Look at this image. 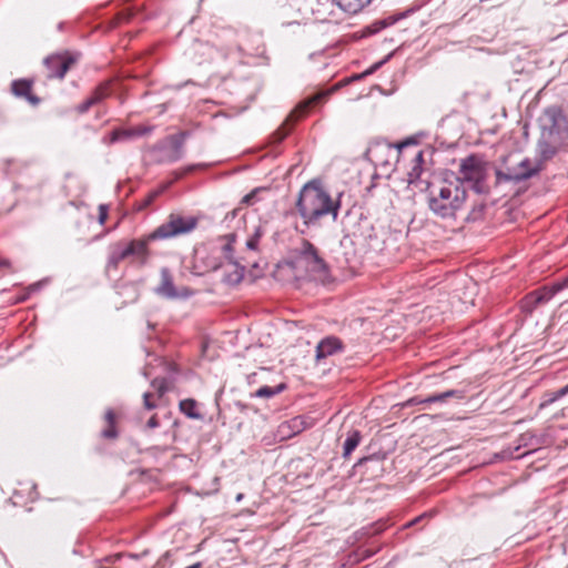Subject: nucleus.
<instances>
[{
	"instance_id": "nucleus-9",
	"label": "nucleus",
	"mask_w": 568,
	"mask_h": 568,
	"mask_svg": "<svg viewBox=\"0 0 568 568\" xmlns=\"http://www.w3.org/2000/svg\"><path fill=\"white\" fill-rule=\"evenodd\" d=\"M154 293L166 300H186L193 295L189 287H175L173 276L168 267L160 271V283L154 288Z\"/></svg>"
},
{
	"instance_id": "nucleus-43",
	"label": "nucleus",
	"mask_w": 568,
	"mask_h": 568,
	"mask_svg": "<svg viewBox=\"0 0 568 568\" xmlns=\"http://www.w3.org/2000/svg\"><path fill=\"white\" fill-rule=\"evenodd\" d=\"M292 424H293V427H294V429H295V433L301 432V429H302V428H301L302 422H301L298 418H294V419L292 420Z\"/></svg>"
},
{
	"instance_id": "nucleus-16",
	"label": "nucleus",
	"mask_w": 568,
	"mask_h": 568,
	"mask_svg": "<svg viewBox=\"0 0 568 568\" xmlns=\"http://www.w3.org/2000/svg\"><path fill=\"white\" fill-rule=\"evenodd\" d=\"M32 83L28 80H14L11 84L12 93L16 97L24 98L32 105H38L40 103V99L31 93Z\"/></svg>"
},
{
	"instance_id": "nucleus-41",
	"label": "nucleus",
	"mask_w": 568,
	"mask_h": 568,
	"mask_svg": "<svg viewBox=\"0 0 568 568\" xmlns=\"http://www.w3.org/2000/svg\"><path fill=\"white\" fill-rule=\"evenodd\" d=\"M554 286H555V291H557V292L568 287V276L566 278H564L562 281L555 283Z\"/></svg>"
},
{
	"instance_id": "nucleus-44",
	"label": "nucleus",
	"mask_w": 568,
	"mask_h": 568,
	"mask_svg": "<svg viewBox=\"0 0 568 568\" xmlns=\"http://www.w3.org/2000/svg\"><path fill=\"white\" fill-rule=\"evenodd\" d=\"M378 23H379V29L385 28V27L390 24V23H388L386 21H379Z\"/></svg>"
},
{
	"instance_id": "nucleus-15",
	"label": "nucleus",
	"mask_w": 568,
	"mask_h": 568,
	"mask_svg": "<svg viewBox=\"0 0 568 568\" xmlns=\"http://www.w3.org/2000/svg\"><path fill=\"white\" fill-rule=\"evenodd\" d=\"M153 240L154 239H149L148 235L144 239L132 240L128 243V248L130 250L131 257H134L140 265L146 264L150 256L148 245L149 242Z\"/></svg>"
},
{
	"instance_id": "nucleus-32",
	"label": "nucleus",
	"mask_w": 568,
	"mask_h": 568,
	"mask_svg": "<svg viewBox=\"0 0 568 568\" xmlns=\"http://www.w3.org/2000/svg\"><path fill=\"white\" fill-rule=\"evenodd\" d=\"M469 182L473 183V189L476 193H488L489 187L486 183V175L478 180H470Z\"/></svg>"
},
{
	"instance_id": "nucleus-45",
	"label": "nucleus",
	"mask_w": 568,
	"mask_h": 568,
	"mask_svg": "<svg viewBox=\"0 0 568 568\" xmlns=\"http://www.w3.org/2000/svg\"><path fill=\"white\" fill-rule=\"evenodd\" d=\"M244 495L243 494H237L236 497H235V500L239 503L243 499Z\"/></svg>"
},
{
	"instance_id": "nucleus-28",
	"label": "nucleus",
	"mask_w": 568,
	"mask_h": 568,
	"mask_svg": "<svg viewBox=\"0 0 568 568\" xmlns=\"http://www.w3.org/2000/svg\"><path fill=\"white\" fill-rule=\"evenodd\" d=\"M108 94H109L108 85L106 84H101V85H99L95 89L93 94L90 98H88V99L90 101H93V105H95L97 103L102 101L105 97H108Z\"/></svg>"
},
{
	"instance_id": "nucleus-3",
	"label": "nucleus",
	"mask_w": 568,
	"mask_h": 568,
	"mask_svg": "<svg viewBox=\"0 0 568 568\" xmlns=\"http://www.w3.org/2000/svg\"><path fill=\"white\" fill-rule=\"evenodd\" d=\"M467 197L464 181L459 178L445 180L438 189H433L428 197V207L442 219L455 217L463 209Z\"/></svg>"
},
{
	"instance_id": "nucleus-17",
	"label": "nucleus",
	"mask_w": 568,
	"mask_h": 568,
	"mask_svg": "<svg viewBox=\"0 0 568 568\" xmlns=\"http://www.w3.org/2000/svg\"><path fill=\"white\" fill-rule=\"evenodd\" d=\"M413 166L409 170L407 176H408V183L414 184L416 183L423 173V163H424V151L416 150L413 153Z\"/></svg>"
},
{
	"instance_id": "nucleus-37",
	"label": "nucleus",
	"mask_w": 568,
	"mask_h": 568,
	"mask_svg": "<svg viewBox=\"0 0 568 568\" xmlns=\"http://www.w3.org/2000/svg\"><path fill=\"white\" fill-rule=\"evenodd\" d=\"M152 396L153 395L149 392L143 394V403L146 409H153L156 407L155 403L151 400Z\"/></svg>"
},
{
	"instance_id": "nucleus-21",
	"label": "nucleus",
	"mask_w": 568,
	"mask_h": 568,
	"mask_svg": "<svg viewBox=\"0 0 568 568\" xmlns=\"http://www.w3.org/2000/svg\"><path fill=\"white\" fill-rule=\"evenodd\" d=\"M362 440V434L357 429H352L347 433V437L343 445V457L347 458L359 445Z\"/></svg>"
},
{
	"instance_id": "nucleus-13",
	"label": "nucleus",
	"mask_w": 568,
	"mask_h": 568,
	"mask_svg": "<svg viewBox=\"0 0 568 568\" xmlns=\"http://www.w3.org/2000/svg\"><path fill=\"white\" fill-rule=\"evenodd\" d=\"M414 144H416L415 140L414 139H408V140L402 142L399 144H396V145H392V144H387V143H385V144H377L374 148H371L368 152L375 159H378V154L379 153L386 152L387 153V159L386 160L379 159V162L382 164H387L388 161H389L388 160L389 158H394V159H396L398 161L399 155L402 154V150L404 148H407V146L414 145Z\"/></svg>"
},
{
	"instance_id": "nucleus-40",
	"label": "nucleus",
	"mask_w": 568,
	"mask_h": 568,
	"mask_svg": "<svg viewBox=\"0 0 568 568\" xmlns=\"http://www.w3.org/2000/svg\"><path fill=\"white\" fill-rule=\"evenodd\" d=\"M202 165L201 164H197V165H189L186 166L185 169H183V171L181 173H176V178L180 179L182 178L183 175L185 174H189L191 172H193L195 169L197 168H201Z\"/></svg>"
},
{
	"instance_id": "nucleus-26",
	"label": "nucleus",
	"mask_w": 568,
	"mask_h": 568,
	"mask_svg": "<svg viewBox=\"0 0 568 568\" xmlns=\"http://www.w3.org/2000/svg\"><path fill=\"white\" fill-rule=\"evenodd\" d=\"M284 389L285 384H280L277 386H262L255 392L254 395L261 398H272Z\"/></svg>"
},
{
	"instance_id": "nucleus-42",
	"label": "nucleus",
	"mask_w": 568,
	"mask_h": 568,
	"mask_svg": "<svg viewBox=\"0 0 568 568\" xmlns=\"http://www.w3.org/2000/svg\"><path fill=\"white\" fill-rule=\"evenodd\" d=\"M159 426V422H158V418L155 416H152L148 423H146V427L149 428H156Z\"/></svg>"
},
{
	"instance_id": "nucleus-48",
	"label": "nucleus",
	"mask_w": 568,
	"mask_h": 568,
	"mask_svg": "<svg viewBox=\"0 0 568 568\" xmlns=\"http://www.w3.org/2000/svg\"><path fill=\"white\" fill-rule=\"evenodd\" d=\"M8 264V261H2L1 262V265H7Z\"/></svg>"
},
{
	"instance_id": "nucleus-8",
	"label": "nucleus",
	"mask_w": 568,
	"mask_h": 568,
	"mask_svg": "<svg viewBox=\"0 0 568 568\" xmlns=\"http://www.w3.org/2000/svg\"><path fill=\"white\" fill-rule=\"evenodd\" d=\"M187 134L182 131L160 141L155 146V150L160 152L159 162L174 163L181 160L184 156V142Z\"/></svg>"
},
{
	"instance_id": "nucleus-27",
	"label": "nucleus",
	"mask_w": 568,
	"mask_h": 568,
	"mask_svg": "<svg viewBox=\"0 0 568 568\" xmlns=\"http://www.w3.org/2000/svg\"><path fill=\"white\" fill-rule=\"evenodd\" d=\"M105 419H106L109 426H108V428H105L102 432V436L104 438L113 439V438H115L118 436V433H116V429H115V426H114V422H115L114 413L112 410H108L105 413Z\"/></svg>"
},
{
	"instance_id": "nucleus-11",
	"label": "nucleus",
	"mask_w": 568,
	"mask_h": 568,
	"mask_svg": "<svg viewBox=\"0 0 568 568\" xmlns=\"http://www.w3.org/2000/svg\"><path fill=\"white\" fill-rule=\"evenodd\" d=\"M77 61V57L70 53L54 54L44 59L49 78L63 79L71 65Z\"/></svg>"
},
{
	"instance_id": "nucleus-29",
	"label": "nucleus",
	"mask_w": 568,
	"mask_h": 568,
	"mask_svg": "<svg viewBox=\"0 0 568 568\" xmlns=\"http://www.w3.org/2000/svg\"><path fill=\"white\" fill-rule=\"evenodd\" d=\"M108 94H109L108 85L106 84H101V85H99L95 89L93 94L90 98H88V99L90 101H93V105H95L97 103L102 101L105 97H108Z\"/></svg>"
},
{
	"instance_id": "nucleus-6",
	"label": "nucleus",
	"mask_w": 568,
	"mask_h": 568,
	"mask_svg": "<svg viewBox=\"0 0 568 568\" xmlns=\"http://www.w3.org/2000/svg\"><path fill=\"white\" fill-rule=\"evenodd\" d=\"M196 226V217L172 213L164 223L149 234V239L168 240L176 237L191 233Z\"/></svg>"
},
{
	"instance_id": "nucleus-24",
	"label": "nucleus",
	"mask_w": 568,
	"mask_h": 568,
	"mask_svg": "<svg viewBox=\"0 0 568 568\" xmlns=\"http://www.w3.org/2000/svg\"><path fill=\"white\" fill-rule=\"evenodd\" d=\"M329 92H318L312 97H310L307 100H305L303 103L300 104L297 111H300L302 114H305L310 108L321 103L322 101L326 100Z\"/></svg>"
},
{
	"instance_id": "nucleus-2",
	"label": "nucleus",
	"mask_w": 568,
	"mask_h": 568,
	"mask_svg": "<svg viewBox=\"0 0 568 568\" xmlns=\"http://www.w3.org/2000/svg\"><path fill=\"white\" fill-rule=\"evenodd\" d=\"M539 124L537 153L542 160H549L568 143V119L560 108L549 106L540 115Z\"/></svg>"
},
{
	"instance_id": "nucleus-20",
	"label": "nucleus",
	"mask_w": 568,
	"mask_h": 568,
	"mask_svg": "<svg viewBox=\"0 0 568 568\" xmlns=\"http://www.w3.org/2000/svg\"><path fill=\"white\" fill-rule=\"evenodd\" d=\"M465 397V392L462 389H449L444 393L430 395L425 399L420 400V404H432V403H445L449 398L462 399Z\"/></svg>"
},
{
	"instance_id": "nucleus-35",
	"label": "nucleus",
	"mask_w": 568,
	"mask_h": 568,
	"mask_svg": "<svg viewBox=\"0 0 568 568\" xmlns=\"http://www.w3.org/2000/svg\"><path fill=\"white\" fill-rule=\"evenodd\" d=\"M161 191H153L149 193L140 203L139 209L143 210L146 209L151 203L159 196Z\"/></svg>"
},
{
	"instance_id": "nucleus-46",
	"label": "nucleus",
	"mask_w": 568,
	"mask_h": 568,
	"mask_svg": "<svg viewBox=\"0 0 568 568\" xmlns=\"http://www.w3.org/2000/svg\"><path fill=\"white\" fill-rule=\"evenodd\" d=\"M419 519H420V518H416L415 520H413V521L408 523V524H407V526H412V525H414V524H415L416 521H418Z\"/></svg>"
},
{
	"instance_id": "nucleus-39",
	"label": "nucleus",
	"mask_w": 568,
	"mask_h": 568,
	"mask_svg": "<svg viewBox=\"0 0 568 568\" xmlns=\"http://www.w3.org/2000/svg\"><path fill=\"white\" fill-rule=\"evenodd\" d=\"M91 106H93V101L87 99L84 102L78 105L77 110L79 113H85Z\"/></svg>"
},
{
	"instance_id": "nucleus-23",
	"label": "nucleus",
	"mask_w": 568,
	"mask_h": 568,
	"mask_svg": "<svg viewBox=\"0 0 568 568\" xmlns=\"http://www.w3.org/2000/svg\"><path fill=\"white\" fill-rule=\"evenodd\" d=\"M556 293H558V292L555 291L554 285L550 287L545 286L540 290H536V291L531 292L530 300L538 302L541 305V304L549 302L555 296Z\"/></svg>"
},
{
	"instance_id": "nucleus-47",
	"label": "nucleus",
	"mask_w": 568,
	"mask_h": 568,
	"mask_svg": "<svg viewBox=\"0 0 568 568\" xmlns=\"http://www.w3.org/2000/svg\"><path fill=\"white\" fill-rule=\"evenodd\" d=\"M382 63H383V62H379V63L375 64L373 69H374V70H375V69H377Z\"/></svg>"
},
{
	"instance_id": "nucleus-18",
	"label": "nucleus",
	"mask_w": 568,
	"mask_h": 568,
	"mask_svg": "<svg viewBox=\"0 0 568 568\" xmlns=\"http://www.w3.org/2000/svg\"><path fill=\"white\" fill-rule=\"evenodd\" d=\"M129 257H131V255H130V250L128 248V244L123 245L121 243H118L111 250V253H110L109 260H108V266L109 267H111V266L118 267L120 262H122L123 260H126Z\"/></svg>"
},
{
	"instance_id": "nucleus-33",
	"label": "nucleus",
	"mask_w": 568,
	"mask_h": 568,
	"mask_svg": "<svg viewBox=\"0 0 568 568\" xmlns=\"http://www.w3.org/2000/svg\"><path fill=\"white\" fill-rule=\"evenodd\" d=\"M261 236H262L261 230L257 227L255 230L254 234L247 240L246 247L250 250H256Z\"/></svg>"
},
{
	"instance_id": "nucleus-12",
	"label": "nucleus",
	"mask_w": 568,
	"mask_h": 568,
	"mask_svg": "<svg viewBox=\"0 0 568 568\" xmlns=\"http://www.w3.org/2000/svg\"><path fill=\"white\" fill-rule=\"evenodd\" d=\"M460 173L467 182L486 175V163L476 155H470L460 163Z\"/></svg>"
},
{
	"instance_id": "nucleus-19",
	"label": "nucleus",
	"mask_w": 568,
	"mask_h": 568,
	"mask_svg": "<svg viewBox=\"0 0 568 568\" xmlns=\"http://www.w3.org/2000/svg\"><path fill=\"white\" fill-rule=\"evenodd\" d=\"M465 397V392L462 389H449L444 393L430 395L425 399L420 400V404H432V403H445L449 398L462 399Z\"/></svg>"
},
{
	"instance_id": "nucleus-25",
	"label": "nucleus",
	"mask_w": 568,
	"mask_h": 568,
	"mask_svg": "<svg viewBox=\"0 0 568 568\" xmlns=\"http://www.w3.org/2000/svg\"><path fill=\"white\" fill-rule=\"evenodd\" d=\"M566 395H568V384L557 389L556 392L545 394L544 399L539 405V408L542 409L554 404L555 402H557L558 399L562 398Z\"/></svg>"
},
{
	"instance_id": "nucleus-38",
	"label": "nucleus",
	"mask_w": 568,
	"mask_h": 568,
	"mask_svg": "<svg viewBox=\"0 0 568 568\" xmlns=\"http://www.w3.org/2000/svg\"><path fill=\"white\" fill-rule=\"evenodd\" d=\"M108 219V207L104 204L99 206V223L104 224Z\"/></svg>"
},
{
	"instance_id": "nucleus-1",
	"label": "nucleus",
	"mask_w": 568,
	"mask_h": 568,
	"mask_svg": "<svg viewBox=\"0 0 568 568\" xmlns=\"http://www.w3.org/2000/svg\"><path fill=\"white\" fill-rule=\"evenodd\" d=\"M339 197L341 194L337 199H332L328 192L315 181L306 183L300 191L295 204L303 225L307 229L318 227L320 221L327 215L336 221L341 209Z\"/></svg>"
},
{
	"instance_id": "nucleus-22",
	"label": "nucleus",
	"mask_w": 568,
	"mask_h": 568,
	"mask_svg": "<svg viewBox=\"0 0 568 568\" xmlns=\"http://www.w3.org/2000/svg\"><path fill=\"white\" fill-rule=\"evenodd\" d=\"M180 410L191 419L200 420L203 416L197 410V403L192 398H186L180 402Z\"/></svg>"
},
{
	"instance_id": "nucleus-30",
	"label": "nucleus",
	"mask_w": 568,
	"mask_h": 568,
	"mask_svg": "<svg viewBox=\"0 0 568 568\" xmlns=\"http://www.w3.org/2000/svg\"><path fill=\"white\" fill-rule=\"evenodd\" d=\"M132 135H133V132L128 131V130H120V129L113 130L110 134V143H115L120 140L129 139Z\"/></svg>"
},
{
	"instance_id": "nucleus-10",
	"label": "nucleus",
	"mask_w": 568,
	"mask_h": 568,
	"mask_svg": "<svg viewBox=\"0 0 568 568\" xmlns=\"http://www.w3.org/2000/svg\"><path fill=\"white\" fill-rule=\"evenodd\" d=\"M233 240L234 236L232 235L230 240L222 246V252L224 257L227 260V263L221 265V267L224 270L223 282L227 285L239 284L244 276V266H241L237 262L233 261Z\"/></svg>"
},
{
	"instance_id": "nucleus-7",
	"label": "nucleus",
	"mask_w": 568,
	"mask_h": 568,
	"mask_svg": "<svg viewBox=\"0 0 568 568\" xmlns=\"http://www.w3.org/2000/svg\"><path fill=\"white\" fill-rule=\"evenodd\" d=\"M372 0H317V8L314 11L323 20H333L336 18V9L345 14H356Z\"/></svg>"
},
{
	"instance_id": "nucleus-5",
	"label": "nucleus",
	"mask_w": 568,
	"mask_h": 568,
	"mask_svg": "<svg viewBox=\"0 0 568 568\" xmlns=\"http://www.w3.org/2000/svg\"><path fill=\"white\" fill-rule=\"evenodd\" d=\"M294 264L303 268L311 277L322 278L327 274V264L320 255L318 250L307 240H302L300 247L295 250Z\"/></svg>"
},
{
	"instance_id": "nucleus-31",
	"label": "nucleus",
	"mask_w": 568,
	"mask_h": 568,
	"mask_svg": "<svg viewBox=\"0 0 568 568\" xmlns=\"http://www.w3.org/2000/svg\"><path fill=\"white\" fill-rule=\"evenodd\" d=\"M540 304L530 300V293L521 301V310L526 314H531Z\"/></svg>"
},
{
	"instance_id": "nucleus-4",
	"label": "nucleus",
	"mask_w": 568,
	"mask_h": 568,
	"mask_svg": "<svg viewBox=\"0 0 568 568\" xmlns=\"http://www.w3.org/2000/svg\"><path fill=\"white\" fill-rule=\"evenodd\" d=\"M546 161L547 160H542L540 156L535 161L525 158L514 165L504 164L495 170L496 184H518L526 181L537 175L542 170Z\"/></svg>"
},
{
	"instance_id": "nucleus-14",
	"label": "nucleus",
	"mask_w": 568,
	"mask_h": 568,
	"mask_svg": "<svg viewBox=\"0 0 568 568\" xmlns=\"http://www.w3.org/2000/svg\"><path fill=\"white\" fill-rule=\"evenodd\" d=\"M343 351V343L336 336L323 338L316 346V359L321 361Z\"/></svg>"
},
{
	"instance_id": "nucleus-34",
	"label": "nucleus",
	"mask_w": 568,
	"mask_h": 568,
	"mask_svg": "<svg viewBox=\"0 0 568 568\" xmlns=\"http://www.w3.org/2000/svg\"><path fill=\"white\" fill-rule=\"evenodd\" d=\"M152 387L156 390L159 397L163 396L168 389L165 379L159 378L152 381Z\"/></svg>"
},
{
	"instance_id": "nucleus-36",
	"label": "nucleus",
	"mask_w": 568,
	"mask_h": 568,
	"mask_svg": "<svg viewBox=\"0 0 568 568\" xmlns=\"http://www.w3.org/2000/svg\"><path fill=\"white\" fill-rule=\"evenodd\" d=\"M257 192H258V189H255V190L251 191L250 193H247L246 195H244L242 197L241 203L245 204V205L254 204L255 200H256Z\"/></svg>"
}]
</instances>
